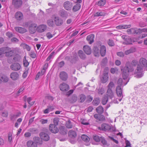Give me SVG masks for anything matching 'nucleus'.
Returning a JSON list of instances; mask_svg holds the SVG:
<instances>
[{"mask_svg": "<svg viewBox=\"0 0 147 147\" xmlns=\"http://www.w3.org/2000/svg\"><path fill=\"white\" fill-rule=\"evenodd\" d=\"M139 64L138 65L137 69H136L134 74L135 77L137 78H140L143 76V67H145L147 70V60L143 58H141L139 61Z\"/></svg>", "mask_w": 147, "mask_h": 147, "instance_id": "nucleus-1", "label": "nucleus"}, {"mask_svg": "<svg viewBox=\"0 0 147 147\" xmlns=\"http://www.w3.org/2000/svg\"><path fill=\"white\" fill-rule=\"evenodd\" d=\"M134 69V67L129 62H127L123 72V78L124 80H125L128 78L129 73L133 72Z\"/></svg>", "mask_w": 147, "mask_h": 147, "instance_id": "nucleus-2", "label": "nucleus"}, {"mask_svg": "<svg viewBox=\"0 0 147 147\" xmlns=\"http://www.w3.org/2000/svg\"><path fill=\"white\" fill-rule=\"evenodd\" d=\"M102 128L104 130L110 132H113L115 131V129L113 126H110L106 124H102Z\"/></svg>", "mask_w": 147, "mask_h": 147, "instance_id": "nucleus-3", "label": "nucleus"}, {"mask_svg": "<svg viewBox=\"0 0 147 147\" xmlns=\"http://www.w3.org/2000/svg\"><path fill=\"white\" fill-rule=\"evenodd\" d=\"M116 93L117 96L119 97H121V98L119 99V101H120L123 97V95L122 93L123 88H121V86L118 85L116 89Z\"/></svg>", "mask_w": 147, "mask_h": 147, "instance_id": "nucleus-4", "label": "nucleus"}, {"mask_svg": "<svg viewBox=\"0 0 147 147\" xmlns=\"http://www.w3.org/2000/svg\"><path fill=\"white\" fill-rule=\"evenodd\" d=\"M9 48L8 47H3L0 49V59L2 60L3 58L5 57L4 54H6Z\"/></svg>", "mask_w": 147, "mask_h": 147, "instance_id": "nucleus-5", "label": "nucleus"}, {"mask_svg": "<svg viewBox=\"0 0 147 147\" xmlns=\"http://www.w3.org/2000/svg\"><path fill=\"white\" fill-rule=\"evenodd\" d=\"M59 131V133L63 135H65L67 134V130L64 126H61L59 127V130L56 127V133Z\"/></svg>", "mask_w": 147, "mask_h": 147, "instance_id": "nucleus-6", "label": "nucleus"}, {"mask_svg": "<svg viewBox=\"0 0 147 147\" xmlns=\"http://www.w3.org/2000/svg\"><path fill=\"white\" fill-rule=\"evenodd\" d=\"M73 6L72 3L68 1L65 2L63 4V6L65 9L67 11L71 10Z\"/></svg>", "mask_w": 147, "mask_h": 147, "instance_id": "nucleus-7", "label": "nucleus"}, {"mask_svg": "<svg viewBox=\"0 0 147 147\" xmlns=\"http://www.w3.org/2000/svg\"><path fill=\"white\" fill-rule=\"evenodd\" d=\"M40 136L42 140L45 141H48L50 138L48 135L43 132H41L40 134Z\"/></svg>", "mask_w": 147, "mask_h": 147, "instance_id": "nucleus-8", "label": "nucleus"}, {"mask_svg": "<svg viewBox=\"0 0 147 147\" xmlns=\"http://www.w3.org/2000/svg\"><path fill=\"white\" fill-rule=\"evenodd\" d=\"M10 67L12 70L17 71L21 69V66L19 63H16L11 64L10 66Z\"/></svg>", "mask_w": 147, "mask_h": 147, "instance_id": "nucleus-9", "label": "nucleus"}, {"mask_svg": "<svg viewBox=\"0 0 147 147\" xmlns=\"http://www.w3.org/2000/svg\"><path fill=\"white\" fill-rule=\"evenodd\" d=\"M123 81L122 78H120L118 79L117 82L118 85H120L121 87L122 86L123 87V86L126 85L129 81V80L127 78L125 80H124L123 79Z\"/></svg>", "mask_w": 147, "mask_h": 147, "instance_id": "nucleus-10", "label": "nucleus"}, {"mask_svg": "<svg viewBox=\"0 0 147 147\" xmlns=\"http://www.w3.org/2000/svg\"><path fill=\"white\" fill-rule=\"evenodd\" d=\"M37 25L36 24H32L30 26L29 29L30 32L31 34L34 33L37 30Z\"/></svg>", "mask_w": 147, "mask_h": 147, "instance_id": "nucleus-11", "label": "nucleus"}, {"mask_svg": "<svg viewBox=\"0 0 147 147\" xmlns=\"http://www.w3.org/2000/svg\"><path fill=\"white\" fill-rule=\"evenodd\" d=\"M47 28V26L45 24H41L38 26L37 30L39 32H44Z\"/></svg>", "mask_w": 147, "mask_h": 147, "instance_id": "nucleus-12", "label": "nucleus"}, {"mask_svg": "<svg viewBox=\"0 0 147 147\" xmlns=\"http://www.w3.org/2000/svg\"><path fill=\"white\" fill-rule=\"evenodd\" d=\"M22 4V0H13L12 4L16 8H19L21 7Z\"/></svg>", "mask_w": 147, "mask_h": 147, "instance_id": "nucleus-13", "label": "nucleus"}, {"mask_svg": "<svg viewBox=\"0 0 147 147\" xmlns=\"http://www.w3.org/2000/svg\"><path fill=\"white\" fill-rule=\"evenodd\" d=\"M127 32L129 34H140V32L138 31V29L136 30L133 28H131L127 29Z\"/></svg>", "mask_w": 147, "mask_h": 147, "instance_id": "nucleus-14", "label": "nucleus"}, {"mask_svg": "<svg viewBox=\"0 0 147 147\" xmlns=\"http://www.w3.org/2000/svg\"><path fill=\"white\" fill-rule=\"evenodd\" d=\"M61 90L63 91H67L69 89V86L67 84L63 83L61 84L59 86Z\"/></svg>", "mask_w": 147, "mask_h": 147, "instance_id": "nucleus-15", "label": "nucleus"}, {"mask_svg": "<svg viewBox=\"0 0 147 147\" xmlns=\"http://www.w3.org/2000/svg\"><path fill=\"white\" fill-rule=\"evenodd\" d=\"M15 18L18 20H21L23 19V15L20 11H18L15 14Z\"/></svg>", "mask_w": 147, "mask_h": 147, "instance_id": "nucleus-16", "label": "nucleus"}, {"mask_svg": "<svg viewBox=\"0 0 147 147\" xmlns=\"http://www.w3.org/2000/svg\"><path fill=\"white\" fill-rule=\"evenodd\" d=\"M94 117L95 119L99 121H105V117L101 114H95L94 115Z\"/></svg>", "mask_w": 147, "mask_h": 147, "instance_id": "nucleus-17", "label": "nucleus"}, {"mask_svg": "<svg viewBox=\"0 0 147 147\" xmlns=\"http://www.w3.org/2000/svg\"><path fill=\"white\" fill-rule=\"evenodd\" d=\"M10 78L13 80H17L19 78V75L16 72H13L10 75Z\"/></svg>", "mask_w": 147, "mask_h": 147, "instance_id": "nucleus-18", "label": "nucleus"}, {"mask_svg": "<svg viewBox=\"0 0 147 147\" xmlns=\"http://www.w3.org/2000/svg\"><path fill=\"white\" fill-rule=\"evenodd\" d=\"M94 35L93 34H90L87 36L86 39L89 44H91L94 42Z\"/></svg>", "mask_w": 147, "mask_h": 147, "instance_id": "nucleus-19", "label": "nucleus"}, {"mask_svg": "<svg viewBox=\"0 0 147 147\" xmlns=\"http://www.w3.org/2000/svg\"><path fill=\"white\" fill-rule=\"evenodd\" d=\"M83 50L85 53L87 55L90 54L92 52V50L90 47L87 46H84L83 47Z\"/></svg>", "mask_w": 147, "mask_h": 147, "instance_id": "nucleus-20", "label": "nucleus"}, {"mask_svg": "<svg viewBox=\"0 0 147 147\" xmlns=\"http://www.w3.org/2000/svg\"><path fill=\"white\" fill-rule=\"evenodd\" d=\"M15 50L13 49L9 48L8 51H7L5 56L7 57H9L13 56L14 54Z\"/></svg>", "mask_w": 147, "mask_h": 147, "instance_id": "nucleus-21", "label": "nucleus"}, {"mask_svg": "<svg viewBox=\"0 0 147 147\" xmlns=\"http://www.w3.org/2000/svg\"><path fill=\"white\" fill-rule=\"evenodd\" d=\"M60 77L61 79L63 81L66 80L68 78L67 74L64 71H62L60 73Z\"/></svg>", "mask_w": 147, "mask_h": 147, "instance_id": "nucleus-22", "label": "nucleus"}, {"mask_svg": "<svg viewBox=\"0 0 147 147\" xmlns=\"http://www.w3.org/2000/svg\"><path fill=\"white\" fill-rule=\"evenodd\" d=\"M100 51L101 55L102 57L104 56L105 55L106 53L105 47L104 45L101 46Z\"/></svg>", "mask_w": 147, "mask_h": 147, "instance_id": "nucleus-23", "label": "nucleus"}, {"mask_svg": "<svg viewBox=\"0 0 147 147\" xmlns=\"http://www.w3.org/2000/svg\"><path fill=\"white\" fill-rule=\"evenodd\" d=\"M15 28L17 32L20 33H23L27 31V30L25 28L21 27H16Z\"/></svg>", "mask_w": 147, "mask_h": 147, "instance_id": "nucleus-24", "label": "nucleus"}, {"mask_svg": "<svg viewBox=\"0 0 147 147\" xmlns=\"http://www.w3.org/2000/svg\"><path fill=\"white\" fill-rule=\"evenodd\" d=\"M27 145L28 147H37L36 143L32 141H28L27 142Z\"/></svg>", "mask_w": 147, "mask_h": 147, "instance_id": "nucleus-25", "label": "nucleus"}, {"mask_svg": "<svg viewBox=\"0 0 147 147\" xmlns=\"http://www.w3.org/2000/svg\"><path fill=\"white\" fill-rule=\"evenodd\" d=\"M55 119H53V121L54 124H50L49 126V129L50 131L52 133H55Z\"/></svg>", "mask_w": 147, "mask_h": 147, "instance_id": "nucleus-26", "label": "nucleus"}, {"mask_svg": "<svg viewBox=\"0 0 147 147\" xmlns=\"http://www.w3.org/2000/svg\"><path fill=\"white\" fill-rule=\"evenodd\" d=\"M59 14L62 17H67L68 16L67 11L64 9L59 11Z\"/></svg>", "mask_w": 147, "mask_h": 147, "instance_id": "nucleus-27", "label": "nucleus"}, {"mask_svg": "<svg viewBox=\"0 0 147 147\" xmlns=\"http://www.w3.org/2000/svg\"><path fill=\"white\" fill-rule=\"evenodd\" d=\"M68 134L69 136L71 138H74L77 136V134L76 131L71 130L68 132Z\"/></svg>", "mask_w": 147, "mask_h": 147, "instance_id": "nucleus-28", "label": "nucleus"}, {"mask_svg": "<svg viewBox=\"0 0 147 147\" xmlns=\"http://www.w3.org/2000/svg\"><path fill=\"white\" fill-rule=\"evenodd\" d=\"M63 20L59 17H56V25L59 26L62 25L63 23Z\"/></svg>", "mask_w": 147, "mask_h": 147, "instance_id": "nucleus-29", "label": "nucleus"}, {"mask_svg": "<svg viewBox=\"0 0 147 147\" xmlns=\"http://www.w3.org/2000/svg\"><path fill=\"white\" fill-rule=\"evenodd\" d=\"M108 76L107 73H104L103 74V77L101 79V81L102 83H106L108 80Z\"/></svg>", "mask_w": 147, "mask_h": 147, "instance_id": "nucleus-30", "label": "nucleus"}, {"mask_svg": "<svg viewBox=\"0 0 147 147\" xmlns=\"http://www.w3.org/2000/svg\"><path fill=\"white\" fill-rule=\"evenodd\" d=\"M106 13L104 11H99L96 12L94 14V16L98 17L99 16H103L106 14Z\"/></svg>", "mask_w": 147, "mask_h": 147, "instance_id": "nucleus-31", "label": "nucleus"}, {"mask_svg": "<svg viewBox=\"0 0 147 147\" xmlns=\"http://www.w3.org/2000/svg\"><path fill=\"white\" fill-rule=\"evenodd\" d=\"M79 57L82 59H84L86 58V56L82 50H79L78 52Z\"/></svg>", "mask_w": 147, "mask_h": 147, "instance_id": "nucleus-32", "label": "nucleus"}, {"mask_svg": "<svg viewBox=\"0 0 147 147\" xmlns=\"http://www.w3.org/2000/svg\"><path fill=\"white\" fill-rule=\"evenodd\" d=\"M94 54L96 57H98L99 56V51L98 48L96 47H94L93 49Z\"/></svg>", "mask_w": 147, "mask_h": 147, "instance_id": "nucleus-33", "label": "nucleus"}, {"mask_svg": "<svg viewBox=\"0 0 147 147\" xmlns=\"http://www.w3.org/2000/svg\"><path fill=\"white\" fill-rule=\"evenodd\" d=\"M107 95L111 99H112L113 97L114 94L111 89H108Z\"/></svg>", "mask_w": 147, "mask_h": 147, "instance_id": "nucleus-34", "label": "nucleus"}, {"mask_svg": "<svg viewBox=\"0 0 147 147\" xmlns=\"http://www.w3.org/2000/svg\"><path fill=\"white\" fill-rule=\"evenodd\" d=\"M81 7V5L79 3L76 4L74 6L72 10L74 12H76Z\"/></svg>", "mask_w": 147, "mask_h": 147, "instance_id": "nucleus-35", "label": "nucleus"}, {"mask_svg": "<svg viewBox=\"0 0 147 147\" xmlns=\"http://www.w3.org/2000/svg\"><path fill=\"white\" fill-rule=\"evenodd\" d=\"M65 126L68 129L72 128L73 127L72 123L70 120H68L66 122Z\"/></svg>", "mask_w": 147, "mask_h": 147, "instance_id": "nucleus-36", "label": "nucleus"}, {"mask_svg": "<svg viewBox=\"0 0 147 147\" xmlns=\"http://www.w3.org/2000/svg\"><path fill=\"white\" fill-rule=\"evenodd\" d=\"M20 46L22 47L24 49H26L27 51H29L30 50L31 48L28 45L25 43H22Z\"/></svg>", "mask_w": 147, "mask_h": 147, "instance_id": "nucleus-37", "label": "nucleus"}, {"mask_svg": "<svg viewBox=\"0 0 147 147\" xmlns=\"http://www.w3.org/2000/svg\"><path fill=\"white\" fill-rule=\"evenodd\" d=\"M96 111L98 114H101L103 112V108L101 106H99L96 108Z\"/></svg>", "mask_w": 147, "mask_h": 147, "instance_id": "nucleus-38", "label": "nucleus"}, {"mask_svg": "<svg viewBox=\"0 0 147 147\" xmlns=\"http://www.w3.org/2000/svg\"><path fill=\"white\" fill-rule=\"evenodd\" d=\"M8 78L5 75H3L1 77V81L3 82H6L8 81Z\"/></svg>", "mask_w": 147, "mask_h": 147, "instance_id": "nucleus-39", "label": "nucleus"}, {"mask_svg": "<svg viewBox=\"0 0 147 147\" xmlns=\"http://www.w3.org/2000/svg\"><path fill=\"white\" fill-rule=\"evenodd\" d=\"M81 138L84 141L87 142H88L90 140V138L86 135H82V136Z\"/></svg>", "mask_w": 147, "mask_h": 147, "instance_id": "nucleus-40", "label": "nucleus"}, {"mask_svg": "<svg viewBox=\"0 0 147 147\" xmlns=\"http://www.w3.org/2000/svg\"><path fill=\"white\" fill-rule=\"evenodd\" d=\"M77 100V97L76 96L73 95L69 100L71 103H74L76 102Z\"/></svg>", "mask_w": 147, "mask_h": 147, "instance_id": "nucleus-41", "label": "nucleus"}, {"mask_svg": "<svg viewBox=\"0 0 147 147\" xmlns=\"http://www.w3.org/2000/svg\"><path fill=\"white\" fill-rule=\"evenodd\" d=\"M108 100V97L106 96H104L102 99V102L103 105H105Z\"/></svg>", "mask_w": 147, "mask_h": 147, "instance_id": "nucleus-42", "label": "nucleus"}, {"mask_svg": "<svg viewBox=\"0 0 147 147\" xmlns=\"http://www.w3.org/2000/svg\"><path fill=\"white\" fill-rule=\"evenodd\" d=\"M130 25H120L116 27V28L117 29H126L129 28V27H128Z\"/></svg>", "mask_w": 147, "mask_h": 147, "instance_id": "nucleus-43", "label": "nucleus"}, {"mask_svg": "<svg viewBox=\"0 0 147 147\" xmlns=\"http://www.w3.org/2000/svg\"><path fill=\"white\" fill-rule=\"evenodd\" d=\"M106 2V0H100L98 1L97 5L100 6H103L105 4Z\"/></svg>", "mask_w": 147, "mask_h": 147, "instance_id": "nucleus-44", "label": "nucleus"}, {"mask_svg": "<svg viewBox=\"0 0 147 147\" xmlns=\"http://www.w3.org/2000/svg\"><path fill=\"white\" fill-rule=\"evenodd\" d=\"M20 114H11L10 116V119L11 120L13 121L16 118L18 117L20 115Z\"/></svg>", "mask_w": 147, "mask_h": 147, "instance_id": "nucleus-45", "label": "nucleus"}, {"mask_svg": "<svg viewBox=\"0 0 147 147\" xmlns=\"http://www.w3.org/2000/svg\"><path fill=\"white\" fill-rule=\"evenodd\" d=\"M23 62L24 65V66L26 67L28 65L29 63L28 61L27 60H26V56H24V58Z\"/></svg>", "mask_w": 147, "mask_h": 147, "instance_id": "nucleus-46", "label": "nucleus"}, {"mask_svg": "<svg viewBox=\"0 0 147 147\" xmlns=\"http://www.w3.org/2000/svg\"><path fill=\"white\" fill-rule=\"evenodd\" d=\"M101 137L98 135H94L93 136V139L96 142H99L100 141Z\"/></svg>", "mask_w": 147, "mask_h": 147, "instance_id": "nucleus-47", "label": "nucleus"}, {"mask_svg": "<svg viewBox=\"0 0 147 147\" xmlns=\"http://www.w3.org/2000/svg\"><path fill=\"white\" fill-rule=\"evenodd\" d=\"M124 43L126 44H131V40L130 38L128 36V38H127V39H125Z\"/></svg>", "mask_w": 147, "mask_h": 147, "instance_id": "nucleus-48", "label": "nucleus"}, {"mask_svg": "<svg viewBox=\"0 0 147 147\" xmlns=\"http://www.w3.org/2000/svg\"><path fill=\"white\" fill-rule=\"evenodd\" d=\"M138 61L137 60L134 59L130 63V64H131V65L135 67L138 64Z\"/></svg>", "mask_w": 147, "mask_h": 147, "instance_id": "nucleus-49", "label": "nucleus"}, {"mask_svg": "<svg viewBox=\"0 0 147 147\" xmlns=\"http://www.w3.org/2000/svg\"><path fill=\"white\" fill-rule=\"evenodd\" d=\"M79 97L80 98V102H83L86 99V96L84 94H81L80 96Z\"/></svg>", "mask_w": 147, "mask_h": 147, "instance_id": "nucleus-50", "label": "nucleus"}, {"mask_svg": "<svg viewBox=\"0 0 147 147\" xmlns=\"http://www.w3.org/2000/svg\"><path fill=\"white\" fill-rule=\"evenodd\" d=\"M54 52H53L51 54L47 57L46 59V61H48L50 60L51 59L53 58L54 56Z\"/></svg>", "mask_w": 147, "mask_h": 147, "instance_id": "nucleus-51", "label": "nucleus"}, {"mask_svg": "<svg viewBox=\"0 0 147 147\" xmlns=\"http://www.w3.org/2000/svg\"><path fill=\"white\" fill-rule=\"evenodd\" d=\"M115 85L113 82H111L109 84L108 86V89H111L113 87H114Z\"/></svg>", "mask_w": 147, "mask_h": 147, "instance_id": "nucleus-52", "label": "nucleus"}, {"mask_svg": "<svg viewBox=\"0 0 147 147\" xmlns=\"http://www.w3.org/2000/svg\"><path fill=\"white\" fill-rule=\"evenodd\" d=\"M100 102V101L98 99H94L93 102L92 103L94 105L97 106L98 105Z\"/></svg>", "mask_w": 147, "mask_h": 147, "instance_id": "nucleus-53", "label": "nucleus"}, {"mask_svg": "<svg viewBox=\"0 0 147 147\" xmlns=\"http://www.w3.org/2000/svg\"><path fill=\"white\" fill-rule=\"evenodd\" d=\"M48 25L50 26H53L54 25V22L51 20H49L47 22Z\"/></svg>", "mask_w": 147, "mask_h": 147, "instance_id": "nucleus-54", "label": "nucleus"}, {"mask_svg": "<svg viewBox=\"0 0 147 147\" xmlns=\"http://www.w3.org/2000/svg\"><path fill=\"white\" fill-rule=\"evenodd\" d=\"M100 141H101L102 144L104 145H105L107 144V142L103 137H101Z\"/></svg>", "mask_w": 147, "mask_h": 147, "instance_id": "nucleus-55", "label": "nucleus"}, {"mask_svg": "<svg viewBox=\"0 0 147 147\" xmlns=\"http://www.w3.org/2000/svg\"><path fill=\"white\" fill-rule=\"evenodd\" d=\"M108 44L110 46H113L114 45V43L113 40L109 39L108 41Z\"/></svg>", "mask_w": 147, "mask_h": 147, "instance_id": "nucleus-56", "label": "nucleus"}, {"mask_svg": "<svg viewBox=\"0 0 147 147\" xmlns=\"http://www.w3.org/2000/svg\"><path fill=\"white\" fill-rule=\"evenodd\" d=\"M54 34H52L50 32L47 33L46 34V36L49 39L52 38L54 35Z\"/></svg>", "mask_w": 147, "mask_h": 147, "instance_id": "nucleus-57", "label": "nucleus"}, {"mask_svg": "<svg viewBox=\"0 0 147 147\" xmlns=\"http://www.w3.org/2000/svg\"><path fill=\"white\" fill-rule=\"evenodd\" d=\"M32 100V99L31 97H29L27 98V101L28 102V104H30L31 105H32L34 104V102H30V101H31Z\"/></svg>", "mask_w": 147, "mask_h": 147, "instance_id": "nucleus-58", "label": "nucleus"}, {"mask_svg": "<svg viewBox=\"0 0 147 147\" xmlns=\"http://www.w3.org/2000/svg\"><path fill=\"white\" fill-rule=\"evenodd\" d=\"M118 69L117 68H111L110 70L112 74H114L118 71Z\"/></svg>", "mask_w": 147, "mask_h": 147, "instance_id": "nucleus-59", "label": "nucleus"}, {"mask_svg": "<svg viewBox=\"0 0 147 147\" xmlns=\"http://www.w3.org/2000/svg\"><path fill=\"white\" fill-rule=\"evenodd\" d=\"M117 54L118 56L121 57H123L124 56V53L122 52H118Z\"/></svg>", "mask_w": 147, "mask_h": 147, "instance_id": "nucleus-60", "label": "nucleus"}, {"mask_svg": "<svg viewBox=\"0 0 147 147\" xmlns=\"http://www.w3.org/2000/svg\"><path fill=\"white\" fill-rule=\"evenodd\" d=\"M40 121L41 122L42 124H44L47 123L48 122V120L47 119H42L40 120Z\"/></svg>", "mask_w": 147, "mask_h": 147, "instance_id": "nucleus-61", "label": "nucleus"}, {"mask_svg": "<svg viewBox=\"0 0 147 147\" xmlns=\"http://www.w3.org/2000/svg\"><path fill=\"white\" fill-rule=\"evenodd\" d=\"M138 31L141 33V31L143 32H147V28L143 29L139 28Z\"/></svg>", "mask_w": 147, "mask_h": 147, "instance_id": "nucleus-62", "label": "nucleus"}, {"mask_svg": "<svg viewBox=\"0 0 147 147\" xmlns=\"http://www.w3.org/2000/svg\"><path fill=\"white\" fill-rule=\"evenodd\" d=\"M6 36L9 38H11L13 36L12 34L9 32H7L6 33Z\"/></svg>", "mask_w": 147, "mask_h": 147, "instance_id": "nucleus-63", "label": "nucleus"}, {"mask_svg": "<svg viewBox=\"0 0 147 147\" xmlns=\"http://www.w3.org/2000/svg\"><path fill=\"white\" fill-rule=\"evenodd\" d=\"M30 56L33 58H34L36 57V54L33 52H31L30 54Z\"/></svg>", "mask_w": 147, "mask_h": 147, "instance_id": "nucleus-64", "label": "nucleus"}]
</instances>
